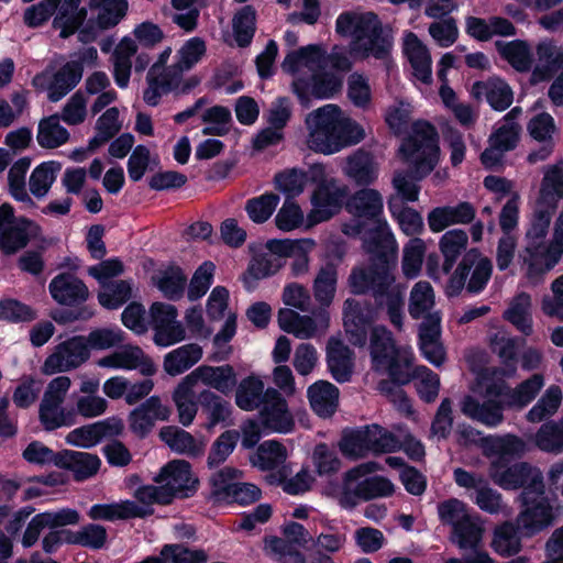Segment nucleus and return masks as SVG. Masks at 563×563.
Returning a JSON list of instances; mask_svg holds the SVG:
<instances>
[{
  "mask_svg": "<svg viewBox=\"0 0 563 563\" xmlns=\"http://www.w3.org/2000/svg\"><path fill=\"white\" fill-rule=\"evenodd\" d=\"M527 130L533 140L545 143L540 151L530 153L528 161L532 164L544 161L552 152L553 137L558 132L553 117L548 112L537 113L529 120Z\"/></svg>",
  "mask_w": 563,
  "mask_h": 563,
  "instance_id": "obj_31",
  "label": "nucleus"
},
{
  "mask_svg": "<svg viewBox=\"0 0 563 563\" xmlns=\"http://www.w3.org/2000/svg\"><path fill=\"white\" fill-rule=\"evenodd\" d=\"M264 383L255 375H250L243 378L235 391L236 406L245 411H252L260 407L261 402L264 404Z\"/></svg>",
  "mask_w": 563,
  "mask_h": 563,
  "instance_id": "obj_50",
  "label": "nucleus"
},
{
  "mask_svg": "<svg viewBox=\"0 0 563 563\" xmlns=\"http://www.w3.org/2000/svg\"><path fill=\"white\" fill-rule=\"evenodd\" d=\"M70 386V378L63 375L47 384L40 405V419L45 429L54 430L73 423L70 413L63 407Z\"/></svg>",
  "mask_w": 563,
  "mask_h": 563,
  "instance_id": "obj_15",
  "label": "nucleus"
},
{
  "mask_svg": "<svg viewBox=\"0 0 563 563\" xmlns=\"http://www.w3.org/2000/svg\"><path fill=\"white\" fill-rule=\"evenodd\" d=\"M369 353L375 372L401 384L410 379L412 349L409 345H397L386 328L375 327L372 330Z\"/></svg>",
  "mask_w": 563,
  "mask_h": 563,
  "instance_id": "obj_8",
  "label": "nucleus"
},
{
  "mask_svg": "<svg viewBox=\"0 0 563 563\" xmlns=\"http://www.w3.org/2000/svg\"><path fill=\"white\" fill-rule=\"evenodd\" d=\"M187 376L196 386L201 383L223 395L230 394L236 386V373L233 366L229 364L200 365Z\"/></svg>",
  "mask_w": 563,
  "mask_h": 563,
  "instance_id": "obj_27",
  "label": "nucleus"
},
{
  "mask_svg": "<svg viewBox=\"0 0 563 563\" xmlns=\"http://www.w3.org/2000/svg\"><path fill=\"white\" fill-rule=\"evenodd\" d=\"M79 520V512L70 508H63L58 511H44L37 514L30 520L24 531L22 545L26 549L33 547L37 542L41 532L45 528H63L69 525H77Z\"/></svg>",
  "mask_w": 563,
  "mask_h": 563,
  "instance_id": "obj_23",
  "label": "nucleus"
},
{
  "mask_svg": "<svg viewBox=\"0 0 563 563\" xmlns=\"http://www.w3.org/2000/svg\"><path fill=\"white\" fill-rule=\"evenodd\" d=\"M100 368L111 371H139L142 375L155 374L156 366L152 358L137 345L126 344L96 361Z\"/></svg>",
  "mask_w": 563,
  "mask_h": 563,
  "instance_id": "obj_19",
  "label": "nucleus"
},
{
  "mask_svg": "<svg viewBox=\"0 0 563 563\" xmlns=\"http://www.w3.org/2000/svg\"><path fill=\"white\" fill-rule=\"evenodd\" d=\"M563 199V162L550 165L543 170L539 198L525 235V247L519 260L526 266L530 279L552 269L563 256V208L554 220L552 235L549 232L552 213L558 201Z\"/></svg>",
  "mask_w": 563,
  "mask_h": 563,
  "instance_id": "obj_2",
  "label": "nucleus"
},
{
  "mask_svg": "<svg viewBox=\"0 0 563 563\" xmlns=\"http://www.w3.org/2000/svg\"><path fill=\"white\" fill-rule=\"evenodd\" d=\"M519 501L522 510L518 515L517 523L522 537L531 538L553 526L554 514L545 494V487L521 492Z\"/></svg>",
  "mask_w": 563,
  "mask_h": 563,
  "instance_id": "obj_12",
  "label": "nucleus"
},
{
  "mask_svg": "<svg viewBox=\"0 0 563 563\" xmlns=\"http://www.w3.org/2000/svg\"><path fill=\"white\" fill-rule=\"evenodd\" d=\"M388 208L406 235H418L423 232L424 223L421 214L411 208L404 207L397 197L389 199Z\"/></svg>",
  "mask_w": 563,
  "mask_h": 563,
  "instance_id": "obj_53",
  "label": "nucleus"
},
{
  "mask_svg": "<svg viewBox=\"0 0 563 563\" xmlns=\"http://www.w3.org/2000/svg\"><path fill=\"white\" fill-rule=\"evenodd\" d=\"M37 232L38 227L34 222L15 218L9 203L0 206V249L4 252L11 253L23 247Z\"/></svg>",
  "mask_w": 563,
  "mask_h": 563,
  "instance_id": "obj_18",
  "label": "nucleus"
},
{
  "mask_svg": "<svg viewBox=\"0 0 563 563\" xmlns=\"http://www.w3.org/2000/svg\"><path fill=\"white\" fill-rule=\"evenodd\" d=\"M51 296L60 305L73 306L87 300L89 296L86 285L75 275L63 273L55 276L48 286Z\"/></svg>",
  "mask_w": 563,
  "mask_h": 563,
  "instance_id": "obj_32",
  "label": "nucleus"
},
{
  "mask_svg": "<svg viewBox=\"0 0 563 563\" xmlns=\"http://www.w3.org/2000/svg\"><path fill=\"white\" fill-rule=\"evenodd\" d=\"M169 417V407L158 396H152L130 412L128 421L133 433L145 437L157 421H166Z\"/></svg>",
  "mask_w": 563,
  "mask_h": 563,
  "instance_id": "obj_24",
  "label": "nucleus"
},
{
  "mask_svg": "<svg viewBox=\"0 0 563 563\" xmlns=\"http://www.w3.org/2000/svg\"><path fill=\"white\" fill-rule=\"evenodd\" d=\"M161 555L164 563H206L208 560L203 550H192L181 544H164Z\"/></svg>",
  "mask_w": 563,
  "mask_h": 563,
  "instance_id": "obj_64",
  "label": "nucleus"
},
{
  "mask_svg": "<svg viewBox=\"0 0 563 563\" xmlns=\"http://www.w3.org/2000/svg\"><path fill=\"white\" fill-rule=\"evenodd\" d=\"M203 355L202 347L190 343L181 345L164 356V371L170 376H177L197 364Z\"/></svg>",
  "mask_w": 563,
  "mask_h": 563,
  "instance_id": "obj_42",
  "label": "nucleus"
},
{
  "mask_svg": "<svg viewBox=\"0 0 563 563\" xmlns=\"http://www.w3.org/2000/svg\"><path fill=\"white\" fill-rule=\"evenodd\" d=\"M371 316L365 313L360 302L355 299H346L343 307V320L345 332L354 345L363 346L366 342V329Z\"/></svg>",
  "mask_w": 563,
  "mask_h": 563,
  "instance_id": "obj_39",
  "label": "nucleus"
},
{
  "mask_svg": "<svg viewBox=\"0 0 563 563\" xmlns=\"http://www.w3.org/2000/svg\"><path fill=\"white\" fill-rule=\"evenodd\" d=\"M350 213L357 218L372 220L375 229L365 238L366 251L372 255L373 265L366 271L355 268L350 276V286L355 294L377 288L379 303L387 308L390 322L402 325L404 287L393 285L397 262L398 243L386 220L379 219L383 212V198L375 189L357 191L347 202Z\"/></svg>",
  "mask_w": 563,
  "mask_h": 563,
  "instance_id": "obj_1",
  "label": "nucleus"
},
{
  "mask_svg": "<svg viewBox=\"0 0 563 563\" xmlns=\"http://www.w3.org/2000/svg\"><path fill=\"white\" fill-rule=\"evenodd\" d=\"M385 461L390 467L399 470V479L410 495L421 496L424 494L428 479L422 472L417 470L415 466L405 463V460Z\"/></svg>",
  "mask_w": 563,
  "mask_h": 563,
  "instance_id": "obj_56",
  "label": "nucleus"
},
{
  "mask_svg": "<svg viewBox=\"0 0 563 563\" xmlns=\"http://www.w3.org/2000/svg\"><path fill=\"white\" fill-rule=\"evenodd\" d=\"M457 442L463 445L481 443L484 453L498 457H507L526 453L527 443L512 434L482 437L470 426L459 424L456 429Z\"/></svg>",
  "mask_w": 563,
  "mask_h": 563,
  "instance_id": "obj_16",
  "label": "nucleus"
},
{
  "mask_svg": "<svg viewBox=\"0 0 563 563\" xmlns=\"http://www.w3.org/2000/svg\"><path fill=\"white\" fill-rule=\"evenodd\" d=\"M36 140L43 148H56L67 143L69 132L60 124L58 115H51L40 121Z\"/></svg>",
  "mask_w": 563,
  "mask_h": 563,
  "instance_id": "obj_52",
  "label": "nucleus"
},
{
  "mask_svg": "<svg viewBox=\"0 0 563 563\" xmlns=\"http://www.w3.org/2000/svg\"><path fill=\"white\" fill-rule=\"evenodd\" d=\"M475 210L468 202H461L454 207H437L428 214V225L432 232H441L450 225L471 222Z\"/></svg>",
  "mask_w": 563,
  "mask_h": 563,
  "instance_id": "obj_35",
  "label": "nucleus"
},
{
  "mask_svg": "<svg viewBox=\"0 0 563 563\" xmlns=\"http://www.w3.org/2000/svg\"><path fill=\"white\" fill-rule=\"evenodd\" d=\"M206 54V43L199 37H191L177 52V60L167 69L186 84L192 77L184 78L183 74L198 64Z\"/></svg>",
  "mask_w": 563,
  "mask_h": 563,
  "instance_id": "obj_41",
  "label": "nucleus"
},
{
  "mask_svg": "<svg viewBox=\"0 0 563 563\" xmlns=\"http://www.w3.org/2000/svg\"><path fill=\"white\" fill-rule=\"evenodd\" d=\"M335 33L352 44V52L363 57L385 59L393 47V38L384 30L378 16L371 11L353 10L339 14Z\"/></svg>",
  "mask_w": 563,
  "mask_h": 563,
  "instance_id": "obj_7",
  "label": "nucleus"
},
{
  "mask_svg": "<svg viewBox=\"0 0 563 563\" xmlns=\"http://www.w3.org/2000/svg\"><path fill=\"white\" fill-rule=\"evenodd\" d=\"M89 4L98 11L97 21L102 29L117 25L129 8L128 0H90Z\"/></svg>",
  "mask_w": 563,
  "mask_h": 563,
  "instance_id": "obj_55",
  "label": "nucleus"
},
{
  "mask_svg": "<svg viewBox=\"0 0 563 563\" xmlns=\"http://www.w3.org/2000/svg\"><path fill=\"white\" fill-rule=\"evenodd\" d=\"M484 529L477 518L464 516L455 523L452 534L457 545L464 550H475L482 541Z\"/></svg>",
  "mask_w": 563,
  "mask_h": 563,
  "instance_id": "obj_54",
  "label": "nucleus"
},
{
  "mask_svg": "<svg viewBox=\"0 0 563 563\" xmlns=\"http://www.w3.org/2000/svg\"><path fill=\"white\" fill-rule=\"evenodd\" d=\"M137 52L136 41L130 36H124L121 41L115 45L112 54H111V64H112V77L114 79L115 85L120 89H126L130 84V78L132 75V57Z\"/></svg>",
  "mask_w": 563,
  "mask_h": 563,
  "instance_id": "obj_33",
  "label": "nucleus"
},
{
  "mask_svg": "<svg viewBox=\"0 0 563 563\" xmlns=\"http://www.w3.org/2000/svg\"><path fill=\"white\" fill-rule=\"evenodd\" d=\"M81 78V67L76 60L65 64L58 71L52 74L46 70L33 79V85L40 89H47L51 101L60 100L73 89Z\"/></svg>",
  "mask_w": 563,
  "mask_h": 563,
  "instance_id": "obj_21",
  "label": "nucleus"
},
{
  "mask_svg": "<svg viewBox=\"0 0 563 563\" xmlns=\"http://www.w3.org/2000/svg\"><path fill=\"white\" fill-rule=\"evenodd\" d=\"M520 537L519 525L506 521L495 529L492 547L504 558L516 555L521 550Z\"/></svg>",
  "mask_w": 563,
  "mask_h": 563,
  "instance_id": "obj_51",
  "label": "nucleus"
},
{
  "mask_svg": "<svg viewBox=\"0 0 563 563\" xmlns=\"http://www.w3.org/2000/svg\"><path fill=\"white\" fill-rule=\"evenodd\" d=\"M402 51L407 57L413 77L422 84L432 80V59L428 47L412 32H406L402 37Z\"/></svg>",
  "mask_w": 563,
  "mask_h": 563,
  "instance_id": "obj_28",
  "label": "nucleus"
},
{
  "mask_svg": "<svg viewBox=\"0 0 563 563\" xmlns=\"http://www.w3.org/2000/svg\"><path fill=\"white\" fill-rule=\"evenodd\" d=\"M274 223L276 228L283 232H291L298 229H310L316 224H310L309 213L305 212L300 205L291 199H285L278 209Z\"/></svg>",
  "mask_w": 563,
  "mask_h": 563,
  "instance_id": "obj_48",
  "label": "nucleus"
},
{
  "mask_svg": "<svg viewBox=\"0 0 563 563\" xmlns=\"http://www.w3.org/2000/svg\"><path fill=\"white\" fill-rule=\"evenodd\" d=\"M312 410L320 417H330L338 407L339 390L329 382L319 380L308 388Z\"/></svg>",
  "mask_w": 563,
  "mask_h": 563,
  "instance_id": "obj_43",
  "label": "nucleus"
},
{
  "mask_svg": "<svg viewBox=\"0 0 563 563\" xmlns=\"http://www.w3.org/2000/svg\"><path fill=\"white\" fill-rule=\"evenodd\" d=\"M399 154L411 168L416 180L429 175L437 166L440 156L433 126L424 121L413 123L411 134L400 145Z\"/></svg>",
  "mask_w": 563,
  "mask_h": 563,
  "instance_id": "obj_9",
  "label": "nucleus"
},
{
  "mask_svg": "<svg viewBox=\"0 0 563 563\" xmlns=\"http://www.w3.org/2000/svg\"><path fill=\"white\" fill-rule=\"evenodd\" d=\"M152 514V508L141 507L131 500H125L120 504H95L88 511V516L92 520L107 521L145 518Z\"/></svg>",
  "mask_w": 563,
  "mask_h": 563,
  "instance_id": "obj_36",
  "label": "nucleus"
},
{
  "mask_svg": "<svg viewBox=\"0 0 563 563\" xmlns=\"http://www.w3.org/2000/svg\"><path fill=\"white\" fill-rule=\"evenodd\" d=\"M504 318L523 334L532 332V301L530 295L520 292L515 296L504 311Z\"/></svg>",
  "mask_w": 563,
  "mask_h": 563,
  "instance_id": "obj_45",
  "label": "nucleus"
},
{
  "mask_svg": "<svg viewBox=\"0 0 563 563\" xmlns=\"http://www.w3.org/2000/svg\"><path fill=\"white\" fill-rule=\"evenodd\" d=\"M339 445L342 454L361 457L368 454L393 453L399 443L389 431L372 424L345 432Z\"/></svg>",
  "mask_w": 563,
  "mask_h": 563,
  "instance_id": "obj_10",
  "label": "nucleus"
},
{
  "mask_svg": "<svg viewBox=\"0 0 563 563\" xmlns=\"http://www.w3.org/2000/svg\"><path fill=\"white\" fill-rule=\"evenodd\" d=\"M536 445L549 453H560L563 450V419L558 422L543 424L536 434Z\"/></svg>",
  "mask_w": 563,
  "mask_h": 563,
  "instance_id": "obj_63",
  "label": "nucleus"
},
{
  "mask_svg": "<svg viewBox=\"0 0 563 563\" xmlns=\"http://www.w3.org/2000/svg\"><path fill=\"white\" fill-rule=\"evenodd\" d=\"M512 460H492L488 467L492 481L503 489L521 492L544 488L542 472L526 461L511 464Z\"/></svg>",
  "mask_w": 563,
  "mask_h": 563,
  "instance_id": "obj_11",
  "label": "nucleus"
},
{
  "mask_svg": "<svg viewBox=\"0 0 563 563\" xmlns=\"http://www.w3.org/2000/svg\"><path fill=\"white\" fill-rule=\"evenodd\" d=\"M467 245V235L463 230L445 232L439 242L440 251L444 256V269L450 271L457 257Z\"/></svg>",
  "mask_w": 563,
  "mask_h": 563,
  "instance_id": "obj_62",
  "label": "nucleus"
},
{
  "mask_svg": "<svg viewBox=\"0 0 563 563\" xmlns=\"http://www.w3.org/2000/svg\"><path fill=\"white\" fill-rule=\"evenodd\" d=\"M252 260L247 268V277L263 279L277 274L285 265L278 256L266 251L262 245H252Z\"/></svg>",
  "mask_w": 563,
  "mask_h": 563,
  "instance_id": "obj_49",
  "label": "nucleus"
},
{
  "mask_svg": "<svg viewBox=\"0 0 563 563\" xmlns=\"http://www.w3.org/2000/svg\"><path fill=\"white\" fill-rule=\"evenodd\" d=\"M287 460H250L252 466L260 471L267 472L264 479L268 485L283 486L285 493L289 495H300L308 492L313 482L314 476L309 472L307 466L290 477L292 470L290 465L285 464Z\"/></svg>",
  "mask_w": 563,
  "mask_h": 563,
  "instance_id": "obj_14",
  "label": "nucleus"
},
{
  "mask_svg": "<svg viewBox=\"0 0 563 563\" xmlns=\"http://www.w3.org/2000/svg\"><path fill=\"white\" fill-rule=\"evenodd\" d=\"M154 482L172 485L180 499L192 497L199 486V481L194 476L187 460H169L154 477Z\"/></svg>",
  "mask_w": 563,
  "mask_h": 563,
  "instance_id": "obj_22",
  "label": "nucleus"
},
{
  "mask_svg": "<svg viewBox=\"0 0 563 563\" xmlns=\"http://www.w3.org/2000/svg\"><path fill=\"white\" fill-rule=\"evenodd\" d=\"M336 269L332 265L322 267L313 282V295L322 307H329L336 291Z\"/></svg>",
  "mask_w": 563,
  "mask_h": 563,
  "instance_id": "obj_61",
  "label": "nucleus"
},
{
  "mask_svg": "<svg viewBox=\"0 0 563 563\" xmlns=\"http://www.w3.org/2000/svg\"><path fill=\"white\" fill-rule=\"evenodd\" d=\"M562 402V390L559 386H550L537 404L528 411L527 420L530 422H540L553 416Z\"/></svg>",
  "mask_w": 563,
  "mask_h": 563,
  "instance_id": "obj_59",
  "label": "nucleus"
},
{
  "mask_svg": "<svg viewBox=\"0 0 563 563\" xmlns=\"http://www.w3.org/2000/svg\"><path fill=\"white\" fill-rule=\"evenodd\" d=\"M499 54L518 71H528L532 65L529 46L522 41L497 42Z\"/></svg>",
  "mask_w": 563,
  "mask_h": 563,
  "instance_id": "obj_57",
  "label": "nucleus"
},
{
  "mask_svg": "<svg viewBox=\"0 0 563 563\" xmlns=\"http://www.w3.org/2000/svg\"><path fill=\"white\" fill-rule=\"evenodd\" d=\"M543 385V376L534 374L511 389L505 378H499V373L494 372L489 382L482 387L485 401L479 404L472 396H466L461 401V411L485 426L496 427L504 419L505 408L522 409L536 398Z\"/></svg>",
  "mask_w": 563,
  "mask_h": 563,
  "instance_id": "obj_5",
  "label": "nucleus"
},
{
  "mask_svg": "<svg viewBox=\"0 0 563 563\" xmlns=\"http://www.w3.org/2000/svg\"><path fill=\"white\" fill-rule=\"evenodd\" d=\"M537 64L531 74L532 84L549 79L563 65V48L550 41H543L537 46Z\"/></svg>",
  "mask_w": 563,
  "mask_h": 563,
  "instance_id": "obj_38",
  "label": "nucleus"
},
{
  "mask_svg": "<svg viewBox=\"0 0 563 563\" xmlns=\"http://www.w3.org/2000/svg\"><path fill=\"white\" fill-rule=\"evenodd\" d=\"M426 242L419 238H413L404 245L401 271L405 277L416 278L421 271L426 254Z\"/></svg>",
  "mask_w": 563,
  "mask_h": 563,
  "instance_id": "obj_58",
  "label": "nucleus"
},
{
  "mask_svg": "<svg viewBox=\"0 0 563 563\" xmlns=\"http://www.w3.org/2000/svg\"><path fill=\"white\" fill-rule=\"evenodd\" d=\"M434 307L435 294L430 283L426 280L416 283L409 296L408 311L411 318H422V322H428L431 316H440Z\"/></svg>",
  "mask_w": 563,
  "mask_h": 563,
  "instance_id": "obj_40",
  "label": "nucleus"
},
{
  "mask_svg": "<svg viewBox=\"0 0 563 563\" xmlns=\"http://www.w3.org/2000/svg\"><path fill=\"white\" fill-rule=\"evenodd\" d=\"M363 57L349 47L334 46L328 54L320 44H310L289 52L282 70L291 77L290 89L298 101L307 107L312 99L332 98L340 91L343 77L339 73L349 71Z\"/></svg>",
  "mask_w": 563,
  "mask_h": 563,
  "instance_id": "obj_3",
  "label": "nucleus"
},
{
  "mask_svg": "<svg viewBox=\"0 0 563 563\" xmlns=\"http://www.w3.org/2000/svg\"><path fill=\"white\" fill-rule=\"evenodd\" d=\"M62 165L58 162L49 161L38 165L31 174L30 190L37 197L43 198L54 184Z\"/></svg>",
  "mask_w": 563,
  "mask_h": 563,
  "instance_id": "obj_60",
  "label": "nucleus"
},
{
  "mask_svg": "<svg viewBox=\"0 0 563 563\" xmlns=\"http://www.w3.org/2000/svg\"><path fill=\"white\" fill-rule=\"evenodd\" d=\"M274 187L294 200L303 194L308 184L313 185L310 194V224H318L334 217L342 208L346 187L333 176V169L323 163H312L306 168L292 167L275 174Z\"/></svg>",
  "mask_w": 563,
  "mask_h": 563,
  "instance_id": "obj_4",
  "label": "nucleus"
},
{
  "mask_svg": "<svg viewBox=\"0 0 563 563\" xmlns=\"http://www.w3.org/2000/svg\"><path fill=\"white\" fill-rule=\"evenodd\" d=\"M90 358L85 335H75L55 344L45 357L41 373L46 376L75 371Z\"/></svg>",
  "mask_w": 563,
  "mask_h": 563,
  "instance_id": "obj_13",
  "label": "nucleus"
},
{
  "mask_svg": "<svg viewBox=\"0 0 563 563\" xmlns=\"http://www.w3.org/2000/svg\"><path fill=\"white\" fill-rule=\"evenodd\" d=\"M172 399L177 410L179 423L184 427H189L198 413L199 405L196 385L187 375L176 385Z\"/></svg>",
  "mask_w": 563,
  "mask_h": 563,
  "instance_id": "obj_37",
  "label": "nucleus"
},
{
  "mask_svg": "<svg viewBox=\"0 0 563 563\" xmlns=\"http://www.w3.org/2000/svg\"><path fill=\"white\" fill-rule=\"evenodd\" d=\"M419 346L424 358L440 366L445 361V350L441 342V316H431L419 327Z\"/></svg>",
  "mask_w": 563,
  "mask_h": 563,
  "instance_id": "obj_30",
  "label": "nucleus"
},
{
  "mask_svg": "<svg viewBox=\"0 0 563 563\" xmlns=\"http://www.w3.org/2000/svg\"><path fill=\"white\" fill-rule=\"evenodd\" d=\"M492 349L503 360L505 367L486 369L477 377V382L473 390L482 393V387L489 382L494 372L499 373V378L511 377L516 373V341L510 338L504 330L497 331L490 336Z\"/></svg>",
  "mask_w": 563,
  "mask_h": 563,
  "instance_id": "obj_25",
  "label": "nucleus"
},
{
  "mask_svg": "<svg viewBox=\"0 0 563 563\" xmlns=\"http://www.w3.org/2000/svg\"><path fill=\"white\" fill-rule=\"evenodd\" d=\"M306 144L323 155H332L365 139L364 128L339 106L328 103L309 112L305 119Z\"/></svg>",
  "mask_w": 563,
  "mask_h": 563,
  "instance_id": "obj_6",
  "label": "nucleus"
},
{
  "mask_svg": "<svg viewBox=\"0 0 563 563\" xmlns=\"http://www.w3.org/2000/svg\"><path fill=\"white\" fill-rule=\"evenodd\" d=\"M343 173L358 184H369L376 179L378 167L368 153L357 151L346 157Z\"/></svg>",
  "mask_w": 563,
  "mask_h": 563,
  "instance_id": "obj_47",
  "label": "nucleus"
},
{
  "mask_svg": "<svg viewBox=\"0 0 563 563\" xmlns=\"http://www.w3.org/2000/svg\"><path fill=\"white\" fill-rule=\"evenodd\" d=\"M329 313L325 310L310 316L299 314L297 311L283 308L278 311V324L282 330L294 334L298 339H309L329 325Z\"/></svg>",
  "mask_w": 563,
  "mask_h": 563,
  "instance_id": "obj_20",
  "label": "nucleus"
},
{
  "mask_svg": "<svg viewBox=\"0 0 563 563\" xmlns=\"http://www.w3.org/2000/svg\"><path fill=\"white\" fill-rule=\"evenodd\" d=\"M261 419L267 428L277 432H288L294 424L286 400L273 388L265 390Z\"/></svg>",
  "mask_w": 563,
  "mask_h": 563,
  "instance_id": "obj_29",
  "label": "nucleus"
},
{
  "mask_svg": "<svg viewBox=\"0 0 563 563\" xmlns=\"http://www.w3.org/2000/svg\"><path fill=\"white\" fill-rule=\"evenodd\" d=\"M471 93L476 99L485 98L497 111L506 110L514 101V91L501 78L493 77L473 85Z\"/></svg>",
  "mask_w": 563,
  "mask_h": 563,
  "instance_id": "obj_34",
  "label": "nucleus"
},
{
  "mask_svg": "<svg viewBox=\"0 0 563 563\" xmlns=\"http://www.w3.org/2000/svg\"><path fill=\"white\" fill-rule=\"evenodd\" d=\"M197 78H191L186 84H181L179 78L173 75L168 69L163 75L155 74V69H150L146 76L147 87L143 92V99L148 106H157L162 96L174 91L185 93L198 85Z\"/></svg>",
  "mask_w": 563,
  "mask_h": 563,
  "instance_id": "obj_26",
  "label": "nucleus"
},
{
  "mask_svg": "<svg viewBox=\"0 0 563 563\" xmlns=\"http://www.w3.org/2000/svg\"><path fill=\"white\" fill-rule=\"evenodd\" d=\"M328 365L335 380L346 382L352 374V353L339 339L332 338L328 343Z\"/></svg>",
  "mask_w": 563,
  "mask_h": 563,
  "instance_id": "obj_46",
  "label": "nucleus"
},
{
  "mask_svg": "<svg viewBox=\"0 0 563 563\" xmlns=\"http://www.w3.org/2000/svg\"><path fill=\"white\" fill-rule=\"evenodd\" d=\"M159 438L178 454H200L206 446L203 440L196 439L189 432L174 426L162 428Z\"/></svg>",
  "mask_w": 563,
  "mask_h": 563,
  "instance_id": "obj_44",
  "label": "nucleus"
},
{
  "mask_svg": "<svg viewBox=\"0 0 563 563\" xmlns=\"http://www.w3.org/2000/svg\"><path fill=\"white\" fill-rule=\"evenodd\" d=\"M380 470V465L369 460L349 470L345 475V482H357L355 486V495L357 498L368 501L376 498L389 497L395 493V486L390 479L382 475H373L360 481L363 476Z\"/></svg>",
  "mask_w": 563,
  "mask_h": 563,
  "instance_id": "obj_17",
  "label": "nucleus"
}]
</instances>
